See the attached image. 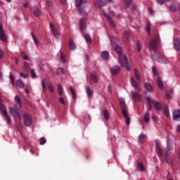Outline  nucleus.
Listing matches in <instances>:
<instances>
[{"mask_svg":"<svg viewBox=\"0 0 180 180\" xmlns=\"http://www.w3.org/2000/svg\"><path fill=\"white\" fill-rule=\"evenodd\" d=\"M46 141L44 137H42L39 139V143H40L41 146H43V144H46Z\"/></svg>","mask_w":180,"mask_h":180,"instance_id":"obj_49","label":"nucleus"},{"mask_svg":"<svg viewBox=\"0 0 180 180\" xmlns=\"http://www.w3.org/2000/svg\"><path fill=\"white\" fill-rule=\"evenodd\" d=\"M166 98L167 99H171V96H169V94L168 93H166Z\"/></svg>","mask_w":180,"mask_h":180,"instance_id":"obj_63","label":"nucleus"},{"mask_svg":"<svg viewBox=\"0 0 180 180\" xmlns=\"http://www.w3.org/2000/svg\"><path fill=\"white\" fill-rule=\"evenodd\" d=\"M69 46H70V50H75V49H77V45H75V43H74V41L71 39L69 41Z\"/></svg>","mask_w":180,"mask_h":180,"instance_id":"obj_27","label":"nucleus"},{"mask_svg":"<svg viewBox=\"0 0 180 180\" xmlns=\"http://www.w3.org/2000/svg\"><path fill=\"white\" fill-rule=\"evenodd\" d=\"M137 169H139V171H144V165H143V163L138 162Z\"/></svg>","mask_w":180,"mask_h":180,"instance_id":"obj_37","label":"nucleus"},{"mask_svg":"<svg viewBox=\"0 0 180 180\" xmlns=\"http://www.w3.org/2000/svg\"><path fill=\"white\" fill-rule=\"evenodd\" d=\"M2 102V99L0 98V110L3 112L4 116L6 117V122L8 124L12 123V120L11 119V117H9V115H8V110H6V108H5V106L1 103Z\"/></svg>","mask_w":180,"mask_h":180,"instance_id":"obj_4","label":"nucleus"},{"mask_svg":"<svg viewBox=\"0 0 180 180\" xmlns=\"http://www.w3.org/2000/svg\"><path fill=\"white\" fill-rule=\"evenodd\" d=\"M145 88L148 91V92H153V85H151L150 83H146Z\"/></svg>","mask_w":180,"mask_h":180,"instance_id":"obj_26","label":"nucleus"},{"mask_svg":"<svg viewBox=\"0 0 180 180\" xmlns=\"http://www.w3.org/2000/svg\"><path fill=\"white\" fill-rule=\"evenodd\" d=\"M27 6H29V3L25 2V3L24 4V8H27Z\"/></svg>","mask_w":180,"mask_h":180,"instance_id":"obj_64","label":"nucleus"},{"mask_svg":"<svg viewBox=\"0 0 180 180\" xmlns=\"http://www.w3.org/2000/svg\"><path fill=\"white\" fill-rule=\"evenodd\" d=\"M146 103L148 105V110H153V105L155 110H162V105L159 101H156L155 99L151 97H146Z\"/></svg>","mask_w":180,"mask_h":180,"instance_id":"obj_2","label":"nucleus"},{"mask_svg":"<svg viewBox=\"0 0 180 180\" xmlns=\"http://www.w3.org/2000/svg\"><path fill=\"white\" fill-rule=\"evenodd\" d=\"M2 57H4V51L0 50V58H2Z\"/></svg>","mask_w":180,"mask_h":180,"instance_id":"obj_61","label":"nucleus"},{"mask_svg":"<svg viewBox=\"0 0 180 180\" xmlns=\"http://www.w3.org/2000/svg\"><path fill=\"white\" fill-rule=\"evenodd\" d=\"M104 15L107 18L108 20H109L111 26H116L115 21H113V20L112 19V17L113 16V12H110L109 14L104 13Z\"/></svg>","mask_w":180,"mask_h":180,"instance_id":"obj_9","label":"nucleus"},{"mask_svg":"<svg viewBox=\"0 0 180 180\" xmlns=\"http://www.w3.org/2000/svg\"><path fill=\"white\" fill-rule=\"evenodd\" d=\"M16 85H17V86H18L19 88H23V86H25V83H23V82H22V80L18 79V80L16 81Z\"/></svg>","mask_w":180,"mask_h":180,"instance_id":"obj_33","label":"nucleus"},{"mask_svg":"<svg viewBox=\"0 0 180 180\" xmlns=\"http://www.w3.org/2000/svg\"><path fill=\"white\" fill-rule=\"evenodd\" d=\"M60 61L62 63H65L67 61V57L65 55H64V53H63V52L60 53Z\"/></svg>","mask_w":180,"mask_h":180,"instance_id":"obj_38","label":"nucleus"},{"mask_svg":"<svg viewBox=\"0 0 180 180\" xmlns=\"http://www.w3.org/2000/svg\"><path fill=\"white\" fill-rule=\"evenodd\" d=\"M101 58H103V60H108V58H109V52L106 51H103L101 52Z\"/></svg>","mask_w":180,"mask_h":180,"instance_id":"obj_23","label":"nucleus"},{"mask_svg":"<svg viewBox=\"0 0 180 180\" xmlns=\"http://www.w3.org/2000/svg\"><path fill=\"white\" fill-rule=\"evenodd\" d=\"M108 91L109 94H112V85L109 84L108 86Z\"/></svg>","mask_w":180,"mask_h":180,"instance_id":"obj_59","label":"nucleus"},{"mask_svg":"<svg viewBox=\"0 0 180 180\" xmlns=\"http://www.w3.org/2000/svg\"><path fill=\"white\" fill-rule=\"evenodd\" d=\"M85 1L84 0H75V6L77 8H79L80 6H82L84 5V3Z\"/></svg>","mask_w":180,"mask_h":180,"instance_id":"obj_28","label":"nucleus"},{"mask_svg":"<svg viewBox=\"0 0 180 180\" xmlns=\"http://www.w3.org/2000/svg\"><path fill=\"white\" fill-rule=\"evenodd\" d=\"M79 30L81 32L84 31V29H85V19L82 18L79 20Z\"/></svg>","mask_w":180,"mask_h":180,"instance_id":"obj_16","label":"nucleus"},{"mask_svg":"<svg viewBox=\"0 0 180 180\" xmlns=\"http://www.w3.org/2000/svg\"><path fill=\"white\" fill-rule=\"evenodd\" d=\"M33 13L35 16H40L41 15V11L37 7H34L33 9Z\"/></svg>","mask_w":180,"mask_h":180,"instance_id":"obj_25","label":"nucleus"},{"mask_svg":"<svg viewBox=\"0 0 180 180\" xmlns=\"http://www.w3.org/2000/svg\"><path fill=\"white\" fill-rule=\"evenodd\" d=\"M178 119H180V110L173 112V120H178Z\"/></svg>","mask_w":180,"mask_h":180,"instance_id":"obj_18","label":"nucleus"},{"mask_svg":"<svg viewBox=\"0 0 180 180\" xmlns=\"http://www.w3.org/2000/svg\"><path fill=\"white\" fill-rule=\"evenodd\" d=\"M86 92L89 98H91V96L94 95V91H92V89H91V88L88 86H86Z\"/></svg>","mask_w":180,"mask_h":180,"instance_id":"obj_22","label":"nucleus"},{"mask_svg":"<svg viewBox=\"0 0 180 180\" xmlns=\"http://www.w3.org/2000/svg\"><path fill=\"white\" fill-rule=\"evenodd\" d=\"M120 71V67L115 65L111 68V72L112 75H116V74H119Z\"/></svg>","mask_w":180,"mask_h":180,"instance_id":"obj_14","label":"nucleus"},{"mask_svg":"<svg viewBox=\"0 0 180 180\" xmlns=\"http://www.w3.org/2000/svg\"><path fill=\"white\" fill-rule=\"evenodd\" d=\"M110 41L111 43V46L115 49V52L118 54L119 60L118 63H120L121 67H126L128 71L131 70L130 65H129V62L127 61V57L122 53V47L117 45V39L116 37L111 36L110 37Z\"/></svg>","mask_w":180,"mask_h":180,"instance_id":"obj_1","label":"nucleus"},{"mask_svg":"<svg viewBox=\"0 0 180 180\" xmlns=\"http://www.w3.org/2000/svg\"><path fill=\"white\" fill-rule=\"evenodd\" d=\"M103 117L105 120H109L110 115H109V111L108 110H104L103 112Z\"/></svg>","mask_w":180,"mask_h":180,"instance_id":"obj_35","label":"nucleus"},{"mask_svg":"<svg viewBox=\"0 0 180 180\" xmlns=\"http://www.w3.org/2000/svg\"><path fill=\"white\" fill-rule=\"evenodd\" d=\"M174 49L176 51H179L180 50V39L177 38L176 40L174 41Z\"/></svg>","mask_w":180,"mask_h":180,"instance_id":"obj_13","label":"nucleus"},{"mask_svg":"<svg viewBox=\"0 0 180 180\" xmlns=\"http://www.w3.org/2000/svg\"><path fill=\"white\" fill-rule=\"evenodd\" d=\"M20 77H22V78H25V79L27 78V77H29V75L25 74L23 72H20Z\"/></svg>","mask_w":180,"mask_h":180,"instance_id":"obj_55","label":"nucleus"},{"mask_svg":"<svg viewBox=\"0 0 180 180\" xmlns=\"http://www.w3.org/2000/svg\"><path fill=\"white\" fill-rule=\"evenodd\" d=\"M152 71L154 75H158V71L157 70V68H155V66L152 67Z\"/></svg>","mask_w":180,"mask_h":180,"instance_id":"obj_46","label":"nucleus"},{"mask_svg":"<svg viewBox=\"0 0 180 180\" xmlns=\"http://www.w3.org/2000/svg\"><path fill=\"white\" fill-rule=\"evenodd\" d=\"M89 78H90V81L94 82L95 84H96V82L99 81V78L97 77L95 74L90 75Z\"/></svg>","mask_w":180,"mask_h":180,"instance_id":"obj_20","label":"nucleus"},{"mask_svg":"<svg viewBox=\"0 0 180 180\" xmlns=\"http://www.w3.org/2000/svg\"><path fill=\"white\" fill-rule=\"evenodd\" d=\"M158 4H159V5H163L164 2H168L171 0H156Z\"/></svg>","mask_w":180,"mask_h":180,"instance_id":"obj_47","label":"nucleus"},{"mask_svg":"<svg viewBox=\"0 0 180 180\" xmlns=\"http://www.w3.org/2000/svg\"><path fill=\"white\" fill-rule=\"evenodd\" d=\"M134 75H135L137 81H140V74L139 73V70L135 69Z\"/></svg>","mask_w":180,"mask_h":180,"instance_id":"obj_42","label":"nucleus"},{"mask_svg":"<svg viewBox=\"0 0 180 180\" xmlns=\"http://www.w3.org/2000/svg\"><path fill=\"white\" fill-rule=\"evenodd\" d=\"M120 103L122 108V115L125 118L126 124L129 126L130 124V118L129 115H127V112H126L127 110V105H126V102L124 98H120Z\"/></svg>","mask_w":180,"mask_h":180,"instance_id":"obj_3","label":"nucleus"},{"mask_svg":"<svg viewBox=\"0 0 180 180\" xmlns=\"http://www.w3.org/2000/svg\"><path fill=\"white\" fill-rule=\"evenodd\" d=\"M9 113L13 117H18L19 119H20V112H19V110H18V109L10 107Z\"/></svg>","mask_w":180,"mask_h":180,"instance_id":"obj_6","label":"nucleus"},{"mask_svg":"<svg viewBox=\"0 0 180 180\" xmlns=\"http://www.w3.org/2000/svg\"><path fill=\"white\" fill-rule=\"evenodd\" d=\"M142 47H143V46L141 45V42H140V41H138L136 42L137 51H141Z\"/></svg>","mask_w":180,"mask_h":180,"instance_id":"obj_41","label":"nucleus"},{"mask_svg":"<svg viewBox=\"0 0 180 180\" xmlns=\"http://www.w3.org/2000/svg\"><path fill=\"white\" fill-rule=\"evenodd\" d=\"M176 131H178V133H180V124L177 125Z\"/></svg>","mask_w":180,"mask_h":180,"instance_id":"obj_62","label":"nucleus"},{"mask_svg":"<svg viewBox=\"0 0 180 180\" xmlns=\"http://www.w3.org/2000/svg\"><path fill=\"white\" fill-rule=\"evenodd\" d=\"M49 89L50 92H52L53 94H54V86H53L52 84L49 85Z\"/></svg>","mask_w":180,"mask_h":180,"instance_id":"obj_52","label":"nucleus"},{"mask_svg":"<svg viewBox=\"0 0 180 180\" xmlns=\"http://www.w3.org/2000/svg\"><path fill=\"white\" fill-rule=\"evenodd\" d=\"M32 117L29 115V114L24 115L23 122L25 126H27V127H29V126L32 124Z\"/></svg>","mask_w":180,"mask_h":180,"instance_id":"obj_5","label":"nucleus"},{"mask_svg":"<svg viewBox=\"0 0 180 180\" xmlns=\"http://www.w3.org/2000/svg\"><path fill=\"white\" fill-rule=\"evenodd\" d=\"M165 159L166 162H168V164H171V162H172V159H171V156H169V155H165Z\"/></svg>","mask_w":180,"mask_h":180,"instance_id":"obj_36","label":"nucleus"},{"mask_svg":"<svg viewBox=\"0 0 180 180\" xmlns=\"http://www.w3.org/2000/svg\"><path fill=\"white\" fill-rule=\"evenodd\" d=\"M164 113L167 117L169 116V110H168V107H166V109L164 110Z\"/></svg>","mask_w":180,"mask_h":180,"instance_id":"obj_48","label":"nucleus"},{"mask_svg":"<svg viewBox=\"0 0 180 180\" xmlns=\"http://www.w3.org/2000/svg\"><path fill=\"white\" fill-rule=\"evenodd\" d=\"M167 144L168 150H172V148H174V147H175V143H174L172 141H169V139H168V138H167Z\"/></svg>","mask_w":180,"mask_h":180,"instance_id":"obj_21","label":"nucleus"},{"mask_svg":"<svg viewBox=\"0 0 180 180\" xmlns=\"http://www.w3.org/2000/svg\"><path fill=\"white\" fill-rule=\"evenodd\" d=\"M42 92H44L46 89V80L42 79L41 81Z\"/></svg>","mask_w":180,"mask_h":180,"instance_id":"obj_40","label":"nucleus"},{"mask_svg":"<svg viewBox=\"0 0 180 180\" xmlns=\"http://www.w3.org/2000/svg\"><path fill=\"white\" fill-rule=\"evenodd\" d=\"M22 57L23 60H29V56H27L25 53H22Z\"/></svg>","mask_w":180,"mask_h":180,"instance_id":"obj_54","label":"nucleus"},{"mask_svg":"<svg viewBox=\"0 0 180 180\" xmlns=\"http://www.w3.org/2000/svg\"><path fill=\"white\" fill-rule=\"evenodd\" d=\"M131 95L132 99H135V101H141V96L137 91H131Z\"/></svg>","mask_w":180,"mask_h":180,"instance_id":"obj_11","label":"nucleus"},{"mask_svg":"<svg viewBox=\"0 0 180 180\" xmlns=\"http://www.w3.org/2000/svg\"><path fill=\"white\" fill-rule=\"evenodd\" d=\"M24 68H25V70H29L30 68V66L29 65V63H24Z\"/></svg>","mask_w":180,"mask_h":180,"instance_id":"obj_57","label":"nucleus"},{"mask_svg":"<svg viewBox=\"0 0 180 180\" xmlns=\"http://www.w3.org/2000/svg\"><path fill=\"white\" fill-rule=\"evenodd\" d=\"M64 72V69L63 68H58L57 70L58 74H63Z\"/></svg>","mask_w":180,"mask_h":180,"instance_id":"obj_53","label":"nucleus"},{"mask_svg":"<svg viewBox=\"0 0 180 180\" xmlns=\"http://www.w3.org/2000/svg\"><path fill=\"white\" fill-rule=\"evenodd\" d=\"M14 101H15L16 105H19L20 108V106H22V104L20 103V98L19 97V96H15L14 98Z\"/></svg>","mask_w":180,"mask_h":180,"instance_id":"obj_29","label":"nucleus"},{"mask_svg":"<svg viewBox=\"0 0 180 180\" xmlns=\"http://www.w3.org/2000/svg\"><path fill=\"white\" fill-rule=\"evenodd\" d=\"M149 49L150 50H155L157 49V41L155 40H152L149 43Z\"/></svg>","mask_w":180,"mask_h":180,"instance_id":"obj_17","label":"nucleus"},{"mask_svg":"<svg viewBox=\"0 0 180 180\" xmlns=\"http://www.w3.org/2000/svg\"><path fill=\"white\" fill-rule=\"evenodd\" d=\"M157 84L159 89H164V84H162V81H161V79L160 77H158L156 79Z\"/></svg>","mask_w":180,"mask_h":180,"instance_id":"obj_24","label":"nucleus"},{"mask_svg":"<svg viewBox=\"0 0 180 180\" xmlns=\"http://www.w3.org/2000/svg\"><path fill=\"white\" fill-rule=\"evenodd\" d=\"M69 89H70L71 94H72L73 99H75V90L74 89V88H72V86H70Z\"/></svg>","mask_w":180,"mask_h":180,"instance_id":"obj_44","label":"nucleus"},{"mask_svg":"<svg viewBox=\"0 0 180 180\" xmlns=\"http://www.w3.org/2000/svg\"><path fill=\"white\" fill-rule=\"evenodd\" d=\"M129 36H130V31H126L123 34V37L124 39H126V40H129Z\"/></svg>","mask_w":180,"mask_h":180,"instance_id":"obj_45","label":"nucleus"},{"mask_svg":"<svg viewBox=\"0 0 180 180\" xmlns=\"http://www.w3.org/2000/svg\"><path fill=\"white\" fill-rule=\"evenodd\" d=\"M49 27L51 29V32L52 34H53L54 37H58L59 33H58V29H57L53 23H49Z\"/></svg>","mask_w":180,"mask_h":180,"instance_id":"obj_7","label":"nucleus"},{"mask_svg":"<svg viewBox=\"0 0 180 180\" xmlns=\"http://www.w3.org/2000/svg\"><path fill=\"white\" fill-rule=\"evenodd\" d=\"M86 43L91 44L92 43V39L91 38V36L89 34H86L84 36Z\"/></svg>","mask_w":180,"mask_h":180,"instance_id":"obj_32","label":"nucleus"},{"mask_svg":"<svg viewBox=\"0 0 180 180\" xmlns=\"http://www.w3.org/2000/svg\"><path fill=\"white\" fill-rule=\"evenodd\" d=\"M106 1L105 0H97L95 4L96 8H101L102 6H106Z\"/></svg>","mask_w":180,"mask_h":180,"instance_id":"obj_12","label":"nucleus"},{"mask_svg":"<svg viewBox=\"0 0 180 180\" xmlns=\"http://www.w3.org/2000/svg\"><path fill=\"white\" fill-rule=\"evenodd\" d=\"M131 2H133V0H124V1H123L124 8L125 9L130 8V6L131 5Z\"/></svg>","mask_w":180,"mask_h":180,"instance_id":"obj_15","label":"nucleus"},{"mask_svg":"<svg viewBox=\"0 0 180 180\" xmlns=\"http://www.w3.org/2000/svg\"><path fill=\"white\" fill-rule=\"evenodd\" d=\"M144 122L145 123H149L150 122V113L146 112L144 115Z\"/></svg>","mask_w":180,"mask_h":180,"instance_id":"obj_31","label":"nucleus"},{"mask_svg":"<svg viewBox=\"0 0 180 180\" xmlns=\"http://www.w3.org/2000/svg\"><path fill=\"white\" fill-rule=\"evenodd\" d=\"M10 79L11 81V84L13 85L15 84V77L12 75V74H10Z\"/></svg>","mask_w":180,"mask_h":180,"instance_id":"obj_51","label":"nucleus"},{"mask_svg":"<svg viewBox=\"0 0 180 180\" xmlns=\"http://www.w3.org/2000/svg\"><path fill=\"white\" fill-rule=\"evenodd\" d=\"M148 12L150 15H154V11H153L151 8H148Z\"/></svg>","mask_w":180,"mask_h":180,"instance_id":"obj_60","label":"nucleus"},{"mask_svg":"<svg viewBox=\"0 0 180 180\" xmlns=\"http://www.w3.org/2000/svg\"><path fill=\"white\" fill-rule=\"evenodd\" d=\"M58 94L60 96L63 95V86L60 84H58Z\"/></svg>","mask_w":180,"mask_h":180,"instance_id":"obj_34","label":"nucleus"},{"mask_svg":"<svg viewBox=\"0 0 180 180\" xmlns=\"http://www.w3.org/2000/svg\"><path fill=\"white\" fill-rule=\"evenodd\" d=\"M169 9L171 11H172L173 12H175V11H176V6H174V5H172V6H169Z\"/></svg>","mask_w":180,"mask_h":180,"instance_id":"obj_56","label":"nucleus"},{"mask_svg":"<svg viewBox=\"0 0 180 180\" xmlns=\"http://www.w3.org/2000/svg\"><path fill=\"white\" fill-rule=\"evenodd\" d=\"M31 77H32V78H36V72H34V70H31Z\"/></svg>","mask_w":180,"mask_h":180,"instance_id":"obj_58","label":"nucleus"},{"mask_svg":"<svg viewBox=\"0 0 180 180\" xmlns=\"http://www.w3.org/2000/svg\"><path fill=\"white\" fill-rule=\"evenodd\" d=\"M144 140H146V134H141L139 136V143H144Z\"/></svg>","mask_w":180,"mask_h":180,"instance_id":"obj_30","label":"nucleus"},{"mask_svg":"<svg viewBox=\"0 0 180 180\" xmlns=\"http://www.w3.org/2000/svg\"><path fill=\"white\" fill-rule=\"evenodd\" d=\"M31 36L33 39L34 43L35 44V45L37 46H39V41H37V38H36V37H34V34L33 33H31Z\"/></svg>","mask_w":180,"mask_h":180,"instance_id":"obj_43","label":"nucleus"},{"mask_svg":"<svg viewBox=\"0 0 180 180\" xmlns=\"http://www.w3.org/2000/svg\"><path fill=\"white\" fill-rule=\"evenodd\" d=\"M151 27H152L151 22H148V23L146 25V30H147L148 34H150V32H151Z\"/></svg>","mask_w":180,"mask_h":180,"instance_id":"obj_39","label":"nucleus"},{"mask_svg":"<svg viewBox=\"0 0 180 180\" xmlns=\"http://www.w3.org/2000/svg\"><path fill=\"white\" fill-rule=\"evenodd\" d=\"M130 82L134 88H136V89H140V86H139V84L136 82L134 77H131Z\"/></svg>","mask_w":180,"mask_h":180,"instance_id":"obj_19","label":"nucleus"},{"mask_svg":"<svg viewBox=\"0 0 180 180\" xmlns=\"http://www.w3.org/2000/svg\"><path fill=\"white\" fill-rule=\"evenodd\" d=\"M59 103H61L62 105H65V101H64V98L63 97H60L58 98Z\"/></svg>","mask_w":180,"mask_h":180,"instance_id":"obj_50","label":"nucleus"},{"mask_svg":"<svg viewBox=\"0 0 180 180\" xmlns=\"http://www.w3.org/2000/svg\"><path fill=\"white\" fill-rule=\"evenodd\" d=\"M155 146H156V150L158 153V155L159 157H162V155H164V153H162V150H161V148L160 147V141L155 140Z\"/></svg>","mask_w":180,"mask_h":180,"instance_id":"obj_10","label":"nucleus"},{"mask_svg":"<svg viewBox=\"0 0 180 180\" xmlns=\"http://www.w3.org/2000/svg\"><path fill=\"white\" fill-rule=\"evenodd\" d=\"M0 40H2L4 43L8 41V37H6V34L4 32V27L2 25H0Z\"/></svg>","mask_w":180,"mask_h":180,"instance_id":"obj_8","label":"nucleus"}]
</instances>
